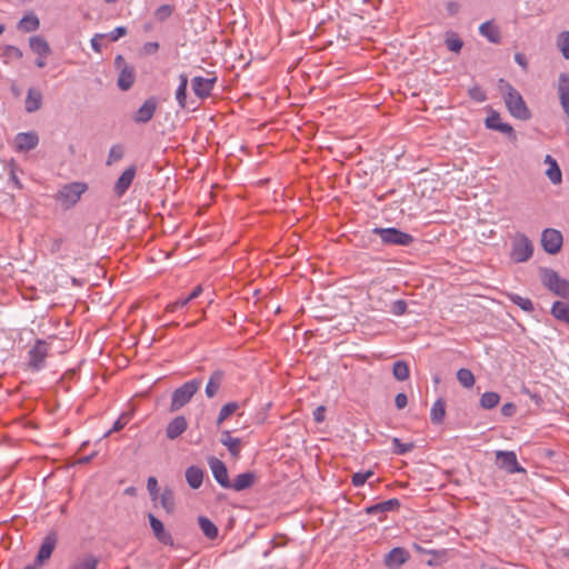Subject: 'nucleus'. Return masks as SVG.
<instances>
[{
    "instance_id": "20",
    "label": "nucleus",
    "mask_w": 569,
    "mask_h": 569,
    "mask_svg": "<svg viewBox=\"0 0 569 569\" xmlns=\"http://www.w3.org/2000/svg\"><path fill=\"white\" fill-rule=\"evenodd\" d=\"M400 507V501L397 498L388 499L386 501L372 505L366 508L368 515H381L379 520L383 519V515L388 511L397 510Z\"/></svg>"
},
{
    "instance_id": "44",
    "label": "nucleus",
    "mask_w": 569,
    "mask_h": 569,
    "mask_svg": "<svg viewBox=\"0 0 569 569\" xmlns=\"http://www.w3.org/2000/svg\"><path fill=\"white\" fill-rule=\"evenodd\" d=\"M392 447H393L392 448L393 453L405 455L407 452H410L415 448V445L412 442L403 443V442H401V440L399 438H393Z\"/></svg>"
},
{
    "instance_id": "45",
    "label": "nucleus",
    "mask_w": 569,
    "mask_h": 569,
    "mask_svg": "<svg viewBox=\"0 0 569 569\" xmlns=\"http://www.w3.org/2000/svg\"><path fill=\"white\" fill-rule=\"evenodd\" d=\"M124 149L121 144H114L110 148L108 159H107V166H111L112 163L119 161L123 158Z\"/></svg>"
},
{
    "instance_id": "15",
    "label": "nucleus",
    "mask_w": 569,
    "mask_h": 569,
    "mask_svg": "<svg viewBox=\"0 0 569 569\" xmlns=\"http://www.w3.org/2000/svg\"><path fill=\"white\" fill-rule=\"evenodd\" d=\"M410 558L409 552L401 547L391 549L383 559V563L389 569H398Z\"/></svg>"
},
{
    "instance_id": "30",
    "label": "nucleus",
    "mask_w": 569,
    "mask_h": 569,
    "mask_svg": "<svg viewBox=\"0 0 569 569\" xmlns=\"http://www.w3.org/2000/svg\"><path fill=\"white\" fill-rule=\"evenodd\" d=\"M199 527L202 533L210 540H213L218 537V527L207 517L200 516L198 518Z\"/></svg>"
},
{
    "instance_id": "36",
    "label": "nucleus",
    "mask_w": 569,
    "mask_h": 569,
    "mask_svg": "<svg viewBox=\"0 0 569 569\" xmlns=\"http://www.w3.org/2000/svg\"><path fill=\"white\" fill-rule=\"evenodd\" d=\"M480 33L488 38L490 42L498 43L500 40V32L497 27L490 22H483L479 28Z\"/></svg>"
},
{
    "instance_id": "39",
    "label": "nucleus",
    "mask_w": 569,
    "mask_h": 569,
    "mask_svg": "<svg viewBox=\"0 0 569 569\" xmlns=\"http://www.w3.org/2000/svg\"><path fill=\"white\" fill-rule=\"evenodd\" d=\"M500 396L497 392H485L480 398V407L483 409H493L498 406Z\"/></svg>"
},
{
    "instance_id": "64",
    "label": "nucleus",
    "mask_w": 569,
    "mask_h": 569,
    "mask_svg": "<svg viewBox=\"0 0 569 569\" xmlns=\"http://www.w3.org/2000/svg\"><path fill=\"white\" fill-rule=\"evenodd\" d=\"M114 64L117 66V68H119L120 70L123 68V66H128L124 61V58L122 56H117L116 59H114Z\"/></svg>"
},
{
    "instance_id": "17",
    "label": "nucleus",
    "mask_w": 569,
    "mask_h": 569,
    "mask_svg": "<svg viewBox=\"0 0 569 569\" xmlns=\"http://www.w3.org/2000/svg\"><path fill=\"white\" fill-rule=\"evenodd\" d=\"M39 143L36 132H20L14 138V146L18 151L27 152L33 150Z\"/></svg>"
},
{
    "instance_id": "1",
    "label": "nucleus",
    "mask_w": 569,
    "mask_h": 569,
    "mask_svg": "<svg viewBox=\"0 0 569 569\" xmlns=\"http://www.w3.org/2000/svg\"><path fill=\"white\" fill-rule=\"evenodd\" d=\"M499 89L503 96L505 103L511 116L520 120H528L531 117L522 96L509 82L499 80Z\"/></svg>"
},
{
    "instance_id": "48",
    "label": "nucleus",
    "mask_w": 569,
    "mask_h": 569,
    "mask_svg": "<svg viewBox=\"0 0 569 569\" xmlns=\"http://www.w3.org/2000/svg\"><path fill=\"white\" fill-rule=\"evenodd\" d=\"M173 12V8L169 4H162L157 8L154 16L159 21H164L168 19Z\"/></svg>"
},
{
    "instance_id": "24",
    "label": "nucleus",
    "mask_w": 569,
    "mask_h": 569,
    "mask_svg": "<svg viewBox=\"0 0 569 569\" xmlns=\"http://www.w3.org/2000/svg\"><path fill=\"white\" fill-rule=\"evenodd\" d=\"M256 476L252 472H243L238 475L233 481H230L229 489L242 491L250 488L254 483Z\"/></svg>"
},
{
    "instance_id": "63",
    "label": "nucleus",
    "mask_w": 569,
    "mask_h": 569,
    "mask_svg": "<svg viewBox=\"0 0 569 569\" xmlns=\"http://www.w3.org/2000/svg\"><path fill=\"white\" fill-rule=\"evenodd\" d=\"M202 291H203V289L199 284L193 288V290L191 291V293L189 296H187V298L189 299V301H192V300L197 299L202 293Z\"/></svg>"
},
{
    "instance_id": "62",
    "label": "nucleus",
    "mask_w": 569,
    "mask_h": 569,
    "mask_svg": "<svg viewBox=\"0 0 569 569\" xmlns=\"http://www.w3.org/2000/svg\"><path fill=\"white\" fill-rule=\"evenodd\" d=\"M446 8L450 16H455L459 12L460 6L458 2L450 1L447 3Z\"/></svg>"
},
{
    "instance_id": "37",
    "label": "nucleus",
    "mask_w": 569,
    "mask_h": 569,
    "mask_svg": "<svg viewBox=\"0 0 569 569\" xmlns=\"http://www.w3.org/2000/svg\"><path fill=\"white\" fill-rule=\"evenodd\" d=\"M546 161L550 163V167L548 168L546 174L549 178V180L557 184L561 182V171L558 167L556 160H553L550 156H547Z\"/></svg>"
},
{
    "instance_id": "38",
    "label": "nucleus",
    "mask_w": 569,
    "mask_h": 569,
    "mask_svg": "<svg viewBox=\"0 0 569 569\" xmlns=\"http://www.w3.org/2000/svg\"><path fill=\"white\" fill-rule=\"evenodd\" d=\"M393 377L398 381H405L409 378L410 371L407 362L405 361H396L392 367Z\"/></svg>"
},
{
    "instance_id": "41",
    "label": "nucleus",
    "mask_w": 569,
    "mask_h": 569,
    "mask_svg": "<svg viewBox=\"0 0 569 569\" xmlns=\"http://www.w3.org/2000/svg\"><path fill=\"white\" fill-rule=\"evenodd\" d=\"M457 379L465 388H471L476 381L473 373L466 368H461L457 371Z\"/></svg>"
},
{
    "instance_id": "33",
    "label": "nucleus",
    "mask_w": 569,
    "mask_h": 569,
    "mask_svg": "<svg viewBox=\"0 0 569 569\" xmlns=\"http://www.w3.org/2000/svg\"><path fill=\"white\" fill-rule=\"evenodd\" d=\"M445 43L449 51L456 53L460 52V50L463 47V41L461 40L459 34L453 31L446 32Z\"/></svg>"
},
{
    "instance_id": "35",
    "label": "nucleus",
    "mask_w": 569,
    "mask_h": 569,
    "mask_svg": "<svg viewBox=\"0 0 569 569\" xmlns=\"http://www.w3.org/2000/svg\"><path fill=\"white\" fill-rule=\"evenodd\" d=\"M40 26L39 19L36 14L24 16L18 24V28L23 32L36 31Z\"/></svg>"
},
{
    "instance_id": "23",
    "label": "nucleus",
    "mask_w": 569,
    "mask_h": 569,
    "mask_svg": "<svg viewBox=\"0 0 569 569\" xmlns=\"http://www.w3.org/2000/svg\"><path fill=\"white\" fill-rule=\"evenodd\" d=\"M136 79L134 68L132 66H123L118 77V87L122 91L129 90Z\"/></svg>"
},
{
    "instance_id": "11",
    "label": "nucleus",
    "mask_w": 569,
    "mask_h": 569,
    "mask_svg": "<svg viewBox=\"0 0 569 569\" xmlns=\"http://www.w3.org/2000/svg\"><path fill=\"white\" fill-rule=\"evenodd\" d=\"M208 465L210 467V470L213 475V478L224 489H229L230 486V479L228 475V469L220 459L216 457H209L208 458Z\"/></svg>"
},
{
    "instance_id": "34",
    "label": "nucleus",
    "mask_w": 569,
    "mask_h": 569,
    "mask_svg": "<svg viewBox=\"0 0 569 569\" xmlns=\"http://www.w3.org/2000/svg\"><path fill=\"white\" fill-rule=\"evenodd\" d=\"M179 87L176 91V99L181 108H186L187 104V87H188V76L181 73L179 76Z\"/></svg>"
},
{
    "instance_id": "28",
    "label": "nucleus",
    "mask_w": 569,
    "mask_h": 569,
    "mask_svg": "<svg viewBox=\"0 0 569 569\" xmlns=\"http://www.w3.org/2000/svg\"><path fill=\"white\" fill-rule=\"evenodd\" d=\"M31 50L40 57H47L51 53V49L47 40L42 37L34 36L29 39Z\"/></svg>"
},
{
    "instance_id": "31",
    "label": "nucleus",
    "mask_w": 569,
    "mask_h": 569,
    "mask_svg": "<svg viewBox=\"0 0 569 569\" xmlns=\"http://www.w3.org/2000/svg\"><path fill=\"white\" fill-rule=\"evenodd\" d=\"M158 498L160 500L161 507L166 510L167 513H172L174 511L176 502L172 489L164 488Z\"/></svg>"
},
{
    "instance_id": "27",
    "label": "nucleus",
    "mask_w": 569,
    "mask_h": 569,
    "mask_svg": "<svg viewBox=\"0 0 569 569\" xmlns=\"http://www.w3.org/2000/svg\"><path fill=\"white\" fill-rule=\"evenodd\" d=\"M221 443L228 448V451L232 457H238L241 450V440L239 438L231 437V432L228 430L221 433Z\"/></svg>"
},
{
    "instance_id": "5",
    "label": "nucleus",
    "mask_w": 569,
    "mask_h": 569,
    "mask_svg": "<svg viewBox=\"0 0 569 569\" xmlns=\"http://www.w3.org/2000/svg\"><path fill=\"white\" fill-rule=\"evenodd\" d=\"M542 284L548 288L555 295L567 298L569 296V281L561 278L552 269L541 270Z\"/></svg>"
},
{
    "instance_id": "8",
    "label": "nucleus",
    "mask_w": 569,
    "mask_h": 569,
    "mask_svg": "<svg viewBox=\"0 0 569 569\" xmlns=\"http://www.w3.org/2000/svg\"><path fill=\"white\" fill-rule=\"evenodd\" d=\"M496 465L508 473H526V469L519 465L513 451L498 450L496 452Z\"/></svg>"
},
{
    "instance_id": "55",
    "label": "nucleus",
    "mask_w": 569,
    "mask_h": 569,
    "mask_svg": "<svg viewBox=\"0 0 569 569\" xmlns=\"http://www.w3.org/2000/svg\"><path fill=\"white\" fill-rule=\"evenodd\" d=\"M126 34H127V28H124V27H117L109 34H107V37H109L111 41H117V40H119L121 37L126 36Z\"/></svg>"
},
{
    "instance_id": "10",
    "label": "nucleus",
    "mask_w": 569,
    "mask_h": 569,
    "mask_svg": "<svg viewBox=\"0 0 569 569\" xmlns=\"http://www.w3.org/2000/svg\"><path fill=\"white\" fill-rule=\"evenodd\" d=\"M563 242L562 234L559 230L548 228L542 231L541 244L546 252L556 254L561 250Z\"/></svg>"
},
{
    "instance_id": "32",
    "label": "nucleus",
    "mask_w": 569,
    "mask_h": 569,
    "mask_svg": "<svg viewBox=\"0 0 569 569\" xmlns=\"http://www.w3.org/2000/svg\"><path fill=\"white\" fill-rule=\"evenodd\" d=\"M550 312L557 320L569 325V305L566 302L556 301Z\"/></svg>"
},
{
    "instance_id": "13",
    "label": "nucleus",
    "mask_w": 569,
    "mask_h": 569,
    "mask_svg": "<svg viewBox=\"0 0 569 569\" xmlns=\"http://www.w3.org/2000/svg\"><path fill=\"white\" fill-rule=\"evenodd\" d=\"M148 519H149V523H150V527L152 529V532H153V536L156 537V539L164 546L173 547V545H174L173 538L170 535V532L166 530L162 521L159 520L152 513L148 515Z\"/></svg>"
},
{
    "instance_id": "49",
    "label": "nucleus",
    "mask_w": 569,
    "mask_h": 569,
    "mask_svg": "<svg viewBox=\"0 0 569 569\" xmlns=\"http://www.w3.org/2000/svg\"><path fill=\"white\" fill-rule=\"evenodd\" d=\"M486 127L491 130H497L499 123H502L500 114L497 111H491L490 114L486 118Z\"/></svg>"
},
{
    "instance_id": "16",
    "label": "nucleus",
    "mask_w": 569,
    "mask_h": 569,
    "mask_svg": "<svg viewBox=\"0 0 569 569\" xmlns=\"http://www.w3.org/2000/svg\"><path fill=\"white\" fill-rule=\"evenodd\" d=\"M137 168L136 166H130L127 168L122 174L118 178L114 183L113 191L117 197H122L127 190L130 188L134 177H136Z\"/></svg>"
},
{
    "instance_id": "59",
    "label": "nucleus",
    "mask_w": 569,
    "mask_h": 569,
    "mask_svg": "<svg viewBox=\"0 0 569 569\" xmlns=\"http://www.w3.org/2000/svg\"><path fill=\"white\" fill-rule=\"evenodd\" d=\"M515 61L522 68L523 71H528V61L523 53L517 52L515 54Z\"/></svg>"
},
{
    "instance_id": "3",
    "label": "nucleus",
    "mask_w": 569,
    "mask_h": 569,
    "mask_svg": "<svg viewBox=\"0 0 569 569\" xmlns=\"http://www.w3.org/2000/svg\"><path fill=\"white\" fill-rule=\"evenodd\" d=\"M51 346L48 340L37 339L29 349L26 366L32 372H38L46 367V360L50 356Z\"/></svg>"
},
{
    "instance_id": "46",
    "label": "nucleus",
    "mask_w": 569,
    "mask_h": 569,
    "mask_svg": "<svg viewBox=\"0 0 569 569\" xmlns=\"http://www.w3.org/2000/svg\"><path fill=\"white\" fill-rule=\"evenodd\" d=\"M373 476L372 470H368L366 472H356L351 477V483L355 487H361L366 483V481Z\"/></svg>"
},
{
    "instance_id": "29",
    "label": "nucleus",
    "mask_w": 569,
    "mask_h": 569,
    "mask_svg": "<svg viewBox=\"0 0 569 569\" xmlns=\"http://www.w3.org/2000/svg\"><path fill=\"white\" fill-rule=\"evenodd\" d=\"M446 417V402L443 399H437L430 411V419L432 423L440 425L443 422Z\"/></svg>"
},
{
    "instance_id": "52",
    "label": "nucleus",
    "mask_w": 569,
    "mask_h": 569,
    "mask_svg": "<svg viewBox=\"0 0 569 569\" xmlns=\"http://www.w3.org/2000/svg\"><path fill=\"white\" fill-rule=\"evenodd\" d=\"M391 312L396 316H401L407 311V302L405 300H396L391 303Z\"/></svg>"
},
{
    "instance_id": "25",
    "label": "nucleus",
    "mask_w": 569,
    "mask_h": 569,
    "mask_svg": "<svg viewBox=\"0 0 569 569\" xmlns=\"http://www.w3.org/2000/svg\"><path fill=\"white\" fill-rule=\"evenodd\" d=\"M204 472L197 466H190L186 470V480L192 489H198L203 482Z\"/></svg>"
},
{
    "instance_id": "53",
    "label": "nucleus",
    "mask_w": 569,
    "mask_h": 569,
    "mask_svg": "<svg viewBox=\"0 0 569 569\" xmlns=\"http://www.w3.org/2000/svg\"><path fill=\"white\" fill-rule=\"evenodd\" d=\"M189 299L187 297L184 298H179L178 300L169 303L167 307H166V311L167 312H174L176 310H178L179 308H183L184 306H187L189 303Z\"/></svg>"
},
{
    "instance_id": "12",
    "label": "nucleus",
    "mask_w": 569,
    "mask_h": 569,
    "mask_svg": "<svg viewBox=\"0 0 569 569\" xmlns=\"http://www.w3.org/2000/svg\"><path fill=\"white\" fill-rule=\"evenodd\" d=\"M157 108L158 101L154 97H151L134 112L132 120L138 124L148 123L153 118Z\"/></svg>"
},
{
    "instance_id": "6",
    "label": "nucleus",
    "mask_w": 569,
    "mask_h": 569,
    "mask_svg": "<svg viewBox=\"0 0 569 569\" xmlns=\"http://www.w3.org/2000/svg\"><path fill=\"white\" fill-rule=\"evenodd\" d=\"M375 233L379 234L385 244L410 246L413 237L396 228H376Z\"/></svg>"
},
{
    "instance_id": "18",
    "label": "nucleus",
    "mask_w": 569,
    "mask_h": 569,
    "mask_svg": "<svg viewBox=\"0 0 569 569\" xmlns=\"http://www.w3.org/2000/svg\"><path fill=\"white\" fill-rule=\"evenodd\" d=\"M558 98L565 114L569 118V74L560 73L558 79Z\"/></svg>"
},
{
    "instance_id": "7",
    "label": "nucleus",
    "mask_w": 569,
    "mask_h": 569,
    "mask_svg": "<svg viewBox=\"0 0 569 569\" xmlns=\"http://www.w3.org/2000/svg\"><path fill=\"white\" fill-rule=\"evenodd\" d=\"M533 246L529 238L525 234H517L512 241L510 257L515 262H525L531 258Z\"/></svg>"
},
{
    "instance_id": "43",
    "label": "nucleus",
    "mask_w": 569,
    "mask_h": 569,
    "mask_svg": "<svg viewBox=\"0 0 569 569\" xmlns=\"http://www.w3.org/2000/svg\"><path fill=\"white\" fill-rule=\"evenodd\" d=\"M557 46L565 59H569V31H562L558 36Z\"/></svg>"
},
{
    "instance_id": "56",
    "label": "nucleus",
    "mask_w": 569,
    "mask_h": 569,
    "mask_svg": "<svg viewBox=\"0 0 569 569\" xmlns=\"http://www.w3.org/2000/svg\"><path fill=\"white\" fill-rule=\"evenodd\" d=\"M6 54L10 58H14V59H21L22 58V51L14 47V46H8L6 48Z\"/></svg>"
},
{
    "instance_id": "50",
    "label": "nucleus",
    "mask_w": 569,
    "mask_h": 569,
    "mask_svg": "<svg viewBox=\"0 0 569 569\" xmlns=\"http://www.w3.org/2000/svg\"><path fill=\"white\" fill-rule=\"evenodd\" d=\"M147 489L152 500H157L159 496L158 480L156 477H149L147 481Z\"/></svg>"
},
{
    "instance_id": "58",
    "label": "nucleus",
    "mask_w": 569,
    "mask_h": 569,
    "mask_svg": "<svg viewBox=\"0 0 569 569\" xmlns=\"http://www.w3.org/2000/svg\"><path fill=\"white\" fill-rule=\"evenodd\" d=\"M395 405L398 409H403L408 405V398L405 393L400 392L395 398Z\"/></svg>"
},
{
    "instance_id": "40",
    "label": "nucleus",
    "mask_w": 569,
    "mask_h": 569,
    "mask_svg": "<svg viewBox=\"0 0 569 569\" xmlns=\"http://www.w3.org/2000/svg\"><path fill=\"white\" fill-rule=\"evenodd\" d=\"M239 409V405L237 402H228L219 411L217 418V425L220 426L224 420H227L230 416H232Z\"/></svg>"
},
{
    "instance_id": "22",
    "label": "nucleus",
    "mask_w": 569,
    "mask_h": 569,
    "mask_svg": "<svg viewBox=\"0 0 569 569\" xmlns=\"http://www.w3.org/2000/svg\"><path fill=\"white\" fill-rule=\"evenodd\" d=\"M42 104V93L40 90L30 88L28 89L24 100V109L27 112L32 113L38 111Z\"/></svg>"
},
{
    "instance_id": "4",
    "label": "nucleus",
    "mask_w": 569,
    "mask_h": 569,
    "mask_svg": "<svg viewBox=\"0 0 569 569\" xmlns=\"http://www.w3.org/2000/svg\"><path fill=\"white\" fill-rule=\"evenodd\" d=\"M201 387V380L192 379L184 382L181 387L177 388L171 395V402L169 407L170 412H176L187 403L190 402L192 397L198 392Z\"/></svg>"
},
{
    "instance_id": "60",
    "label": "nucleus",
    "mask_w": 569,
    "mask_h": 569,
    "mask_svg": "<svg viewBox=\"0 0 569 569\" xmlns=\"http://www.w3.org/2000/svg\"><path fill=\"white\" fill-rule=\"evenodd\" d=\"M326 408L323 406H319L313 411V419L316 422L320 423L325 420Z\"/></svg>"
},
{
    "instance_id": "14",
    "label": "nucleus",
    "mask_w": 569,
    "mask_h": 569,
    "mask_svg": "<svg viewBox=\"0 0 569 569\" xmlns=\"http://www.w3.org/2000/svg\"><path fill=\"white\" fill-rule=\"evenodd\" d=\"M58 542V535L56 531L49 532L42 540L38 555L36 557V562L38 565H42L44 561L49 560Z\"/></svg>"
},
{
    "instance_id": "47",
    "label": "nucleus",
    "mask_w": 569,
    "mask_h": 569,
    "mask_svg": "<svg viewBox=\"0 0 569 569\" xmlns=\"http://www.w3.org/2000/svg\"><path fill=\"white\" fill-rule=\"evenodd\" d=\"M468 94L469 97L477 101V102H483L487 100V94L486 92L482 90L481 87L475 84L473 87H471L469 90H468Z\"/></svg>"
},
{
    "instance_id": "42",
    "label": "nucleus",
    "mask_w": 569,
    "mask_h": 569,
    "mask_svg": "<svg viewBox=\"0 0 569 569\" xmlns=\"http://www.w3.org/2000/svg\"><path fill=\"white\" fill-rule=\"evenodd\" d=\"M510 300L523 311L532 312L535 310L533 303L529 298H525L519 295H512L510 296Z\"/></svg>"
},
{
    "instance_id": "61",
    "label": "nucleus",
    "mask_w": 569,
    "mask_h": 569,
    "mask_svg": "<svg viewBox=\"0 0 569 569\" xmlns=\"http://www.w3.org/2000/svg\"><path fill=\"white\" fill-rule=\"evenodd\" d=\"M516 411V406L513 403H505L502 407H501V413L503 416H512Z\"/></svg>"
},
{
    "instance_id": "2",
    "label": "nucleus",
    "mask_w": 569,
    "mask_h": 569,
    "mask_svg": "<svg viewBox=\"0 0 569 569\" xmlns=\"http://www.w3.org/2000/svg\"><path fill=\"white\" fill-rule=\"evenodd\" d=\"M88 190V184L81 181H74L63 184L58 192L53 196V199L60 204L63 210L73 208L81 196Z\"/></svg>"
},
{
    "instance_id": "54",
    "label": "nucleus",
    "mask_w": 569,
    "mask_h": 569,
    "mask_svg": "<svg viewBox=\"0 0 569 569\" xmlns=\"http://www.w3.org/2000/svg\"><path fill=\"white\" fill-rule=\"evenodd\" d=\"M107 37V34L103 33H96L91 39V47L96 52L102 51V43L101 41Z\"/></svg>"
},
{
    "instance_id": "9",
    "label": "nucleus",
    "mask_w": 569,
    "mask_h": 569,
    "mask_svg": "<svg viewBox=\"0 0 569 569\" xmlns=\"http://www.w3.org/2000/svg\"><path fill=\"white\" fill-rule=\"evenodd\" d=\"M211 74L212 76L208 78L197 76L191 79V89L196 97L201 100H204L211 96L212 90L217 83V77L213 73Z\"/></svg>"
},
{
    "instance_id": "51",
    "label": "nucleus",
    "mask_w": 569,
    "mask_h": 569,
    "mask_svg": "<svg viewBox=\"0 0 569 569\" xmlns=\"http://www.w3.org/2000/svg\"><path fill=\"white\" fill-rule=\"evenodd\" d=\"M496 131L507 134L508 138L512 141L517 140V134H516L513 128L507 122L499 123Z\"/></svg>"
},
{
    "instance_id": "21",
    "label": "nucleus",
    "mask_w": 569,
    "mask_h": 569,
    "mask_svg": "<svg viewBox=\"0 0 569 569\" xmlns=\"http://www.w3.org/2000/svg\"><path fill=\"white\" fill-rule=\"evenodd\" d=\"M224 377H226V373L221 369H217V370L212 371V373L209 377L208 383L206 386V396L208 398H213L218 393V391L224 380Z\"/></svg>"
},
{
    "instance_id": "57",
    "label": "nucleus",
    "mask_w": 569,
    "mask_h": 569,
    "mask_svg": "<svg viewBox=\"0 0 569 569\" xmlns=\"http://www.w3.org/2000/svg\"><path fill=\"white\" fill-rule=\"evenodd\" d=\"M159 50L158 42H147L143 44L142 51L144 54H153Z\"/></svg>"
},
{
    "instance_id": "26",
    "label": "nucleus",
    "mask_w": 569,
    "mask_h": 569,
    "mask_svg": "<svg viewBox=\"0 0 569 569\" xmlns=\"http://www.w3.org/2000/svg\"><path fill=\"white\" fill-rule=\"evenodd\" d=\"M98 557L89 553L77 558L68 569H98Z\"/></svg>"
},
{
    "instance_id": "19",
    "label": "nucleus",
    "mask_w": 569,
    "mask_h": 569,
    "mask_svg": "<svg viewBox=\"0 0 569 569\" xmlns=\"http://www.w3.org/2000/svg\"><path fill=\"white\" fill-rule=\"evenodd\" d=\"M188 429V421L183 416H177L166 427V436L169 440L179 438Z\"/></svg>"
}]
</instances>
